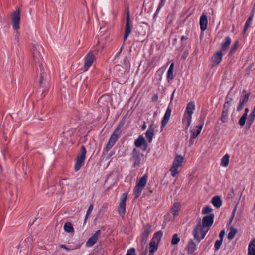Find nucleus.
I'll return each instance as SVG.
<instances>
[{
  "instance_id": "603ef678",
  "label": "nucleus",
  "mask_w": 255,
  "mask_h": 255,
  "mask_svg": "<svg viewBox=\"0 0 255 255\" xmlns=\"http://www.w3.org/2000/svg\"><path fill=\"white\" fill-rule=\"evenodd\" d=\"M229 197L231 198H233L234 196V189L233 188H231L230 191V193L228 194Z\"/></svg>"
},
{
  "instance_id": "4be33fe9",
  "label": "nucleus",
  "mask_w": 255,
  "mask_h": 255,
  "mask_svg": "<svg viewBox=\"0 0 255 255\" xmlns=\"http://www.w3.org/2000/svg\"><path fill=\"white\" fill-rule=\"evenodd\" d=\"M223 54L221 51H217L212 57V62L216 65H218L222 61Z\"/></svg>"
},
{
  "instance_id": "69168bd1",
  "label": "nucleus",
  "mask_w": 255,
  "mask_h": 255,
  "mask_svg": "<svg viewBox=\"0 0 255 255\" xmlns=\"http://www.w3.org/2000/svg\"><path fill=\"white\" fill-rule=\"evenodd\" d=\"M2 27V22L0 21V28Z\"/></svg>"
},
{
  "instance_id": "79ce46f5",
  "label": "nucleus",
  "mask_w": 255,
  "mask_h": 255,
  "mask_svg": "<svg viewBox=\"0 0 255 255\" xmlns=\"http://www.w3.org/2000/svg\"><path fill=\"white\" fill-rule=\"evenodd\" d=\"M114 145V144L111 143L110 141H108V143L107 144L105 149L103 151V154H105V153H107L112 148V147Z\"/></svg>"
},
{
  "instance_id": "7c9ffc66",
  "label": "nucleus",
  "mask_w": 255,
  "mask_h": 255,
  "mask_svg": "<svg viewBox=\"0 0 255 255\" xmlns=\"http://www.w3.org/2000/svg\"><path fill=\"white\" fill-rule=\"evenodd\" d=\"M212 203L216 208H219L222 205V201L219 196H215L212 199Z\"/></svg>"
},
{
  "instance_id": "6ab92c4d",
  "label": "nucleus",
  "mask_w": 255,
  "mask_h": 255,
  "mask_svg": "<svg viewBox=\"0 0 255 255\" xmlns=\"http://www.w3.org/2000/svg\"><path fill=\"white\" fill-rule=\"evenodd\" d=\"M171 114V108L169 106L166 109L163 118L161 121V129H163L164 127L167 124Z\"/></svg>"
},
{
  "instance_id": "4c0bfd02",
  "label": "nucleus",
  "mask_w": 255,
  "mask_h": 255,
  "mask_svg": "<svg viewBox=\"0 0 255 255\" xmlns=\"http://www.w3.org/2000/svg\"><path fill=\"white\" fill-rule=\"evenodd\" d=\"M239 45V42L238 41H236L234 42L233 45L232 46L230 51L229 53V56L232 55V54L235 52L237 50Z\"/></svg>"
},
{
  "instance_id": "cd10ccee",
  "label": "nucleus",
  "mask_w": 255,
  "mask_h": 255,
  "mask_svg": "<svg viewBox=\"0 0 255 255\" xmlns=\"http://www.w3.org/2000/svg\"><path fill=\"white\" fill-rule=\"evenodd\" d=\"M248 255H255V239L252 240L249 245Z\"/></svg>"
},
{
  "instance_id": "a878e982",
  "label": "nucleus",
  "mask_w": 255,
  "mask_h": 255,
  "mask_svg": "<svg viewBox=\"0 0 255 255\" xmlns=\"http://www.w3.org/2000/svg\"><path fill=\"white\" fill-rule=\"evenodd\" d=\"M195 109V105L194 102H190L187 104L185 113L192 115Z\"/></svg>"
},
{
  "instance_id": "6e6d98bb",
  "label": "nucleus",
  "mask_w": 255,
  "mask_h": 255,
  "mask_svg": "<svg viewBox=\"0 0 255 255\" xmlns=\"http://www.w3.org/2000/svg\"><path fill=\"white\" fill-rule=\"evenodd\" d=\"M158 98V96L157 94H154L152 97V100L153 102L157 101Z\"/></svg>"
},
{
  "instance_id": "58836bf2",
  "label": "nucleus",
  "mask_w": 255,
  "mask_h": 255,
  "mask_svg": "<svg viewBox=\"0 0 255 255\" xmlns=\"http://www.w3.org/2000/svg\"><path fill=\"white\" fill-rule=\"evenodd\" d=\"M247 118V116H246V114H243V115L241 116L239 120V124L241 126H243L245 124Z\"/></svg>"
},
{
  "instance_id": "b1692460",
  "label": "nucleus",
  "mask_w": 255,
  "mask_h": 255,
  "mask_svg": "<svg viewBox=\"0 0 255 255\" xmlns=\"http://www.w3.org/2000/svg\"><path fill=\"white\" fill-rule=\"evenodd\" d=\"M181 209V205L178 202H176L171 206L170 212L174 215L176 216L179 215V211Z\"/></svg>"
},
{
  "instance_id": "f03ea898",
  "label": "nucleus",
  "mask_w": 255,
  "mask_h": 255,
  "mask_svg": "<svg viewBox=\"0 0 255 255\" xmlns=\"http://www.w3.org/2000/svg\"><path fill=\"white\" fill-rule=\"evenodd\" d=\"M37 73L39 74L38 82L40 87L44 86L46 87L49 82V76L44 70L41 63L39 64L37 67Z\"/></svg>"
},
{
  "instance_id": "bf43d9fd",
  "label": "nucleus",
  "mask_w": 255,
  "mask_h": 255,
  "mask_svg": "<svg viewBox=\"0 0 255 255\" xmlns=\"http://www.w3.org/2000/svg\"><path fill=\"white\" fill-rule=\"evenodd\" d=\"M146 125L145 123H144V124L142 126L141 129H142V130H144L146 129Z\"/></svg>"
},
{
  "instance_id": "5fc2aeb1",
  "label": "nucleus",
  "mask_w": 255,
  "mask_h": 255,
  "mask_svg": "<svg viewBox=\"0 0 255 255\" xmlns=\"http://www.w3.org/2000/svg\"><path fill=\"white\" fill-rule=\"evenodd\" d=\"M224 235H225V231L222 230L221 231V232L219 234V238H220V240H223Z\"/></svg>"
},
{
  "instance_id": "ea45409f",
  "label": "nucleus",
  "mask_w": 255,
  "mask_h": 255,
  "mask_svg": "<svg viewBox=\"0 0 255 255\" xmlns=\"http://www.w3.org/2000/svg\"><path fill=\"white\" fill-rule=\"evenodd\" d=\"M93 209V204H91L89 206V207L88 208V210L87 211L84 223H85L86 220H87V219L88 218L89 216L91 214Z\"/></svg>"
},
{
  "instance_id": "c03bdc74",
  "label": "nucleus",
  "mask_w": 255,
  "mask_h": 255,
  "mask_svg": "<svg viewBox=\"0 0 255 255\" xmlns=\"http://www.w3.org/2000/svg\"><path fill=\"white\" fill-rule=\"evenodd\" d=\"M222 241H223V240H221L220 239V240H217L215 242V245H214L215 251H217V250H218L219 249V248H220L221 245L222 244Z\"/></svg>"
},
{
  "instance_id": "473e14b6",
  "label": "nucleus",
  "mask_w": 255,
  "mask_h": 255,
  "mask_svg": "<svg viewBox=\"0 0 255 255\" xmlns=\"http://www.w3.org/2000/svg\"><path fill=\"white\" fill-rule=\"evenodd\" d=\"M163 235V233L162 231H158L154 233L153 237L151 240L156 242V243H159L160 239Z\"/></svg>"
},
{
  "instance_id": "423d86ee",
  "label": "nucleus",
  "mask_w": 255,
  "mask_h": 255,
  "mask_svg": "<svg viewBox=\"0 0 255 255\" xmlns=\"http://www.w3.org/2000/svg\"><path fill=\"white\" fill-rule=\"evenodd\" d=\"M183 160L184 158L182 156H176L174 159L172 166L170 169L172 176L175 177L178 174L177 169L182 165V164L183 162Z\"/></svg>"
},
{
  "instance_id": "1a4fd4ad",
  "label": "nucleus",
  "mask_w": 255,
  "mask_h": 255,
  "mask_svg": "<svg viewBox=\"0 0 255 255\" xmlns=\"http://www.w3.org/2000/svg\"><path fill=\"white\" fill-rule=\"evenodd\" d=\"M41 49L42 47L38 44L33 45L31 49L33 59L34 60L35 63L38 64V66H39V64L40 63V62L42 57L41 53L40 52Z\"/></svg>"
},
{
  "instance_id": "c85d7f7f",
  "label": "nucleus",
  "mask_w": 255,
  "mask_h": 255,
  "mask_svg": "<svg viewBox=\"0 0 255 255\" xmlns=\"http://www.w3.org/2000/svg\"><path fill=\"white\" fill-rule=\"evenodd\" d=\"M196 250V245L192 240H190L187 246V251L189 254H192Z\"/></svg>"
},
{
  "instance_id": "4d7b16f0",
  "label": "nucleus",
  "mask_w": 255,
  "mask_h": 255,
  "mask_svg": "<svg viewBox=\"0 0 255 255\" xmlns=\"http://www.w3.org/2000/svg\"><path fill=\"white\" fill-rule=\"evenodd\" d=\"M60 248L65 249L67 251H69L70 250L65 245L61 244L59 246Z\"/></svg>"
},
{
  "instance_id": "a18cd8bd",
  "label": "nucleus",
  "mask_w": 255,
  "mask_h": 255,
  "mask_svg": "<svg viewBox=\"0 0 255 255\" xmlns=\"http://www.w3.org/2000/svg\"><path fill=\"white\" fill-rule=\"evenodd\" d=\"M249 94H246L244 96L242 97L240 99V102L241 103L245 104L246 103L249 99Z\"/></svg>"
},
{
  "instance_id": "4468645a",
  "label": "nucleus",
  "mask_w": 255,
  "mask_h": 255,
  "mask_svg": "<svg viewBox=\"0 0 255 255\" xmlns=\"http://www.w3.org/2000/svg\"><path fill=\"white\" fill-rule=\"evenodd\" d=\"M20 19V13L19 9L14 12L12 14V22L13 28L17 30L19 28V22Z\"/></svg>"
},
{
  "instance_id": "052dcab7",
  "label": "nucleus",
  "mask_w": 255,
  "mask_h": 255,
  "mask_svg": "<svg viewBox=\"0 0 255 255\" xmlns=\"http://www.w3.org/2000/svg\"><path fill=\"white\" fill-rule=\"evenodd\" d=\"M248 112H249V109L248 108H246L245 109V112L243 114H246V116H247Z\"/></svg>"
},
{
  "instance_id": "2eb2a0df",
  "label": "nucleus",
  "mask_w": 255,
  "mask_h": 255,
  "mask_svg": "<svg viewBox=\"0 0 255 255\" xmlns=\"http://www.w3.org/2000/svg\"><path fill=\"white\" fill-rule=\"evenodd\" d=\"M134 145L136 148H141L143 151L146 150L148 146L146 141L142 135L135 140Z\"/></svg>"
},
{
  "instance_id": "393cba45",
  "label": "nucleus",
  "mask_w": 255,
  "mask_h": 255,
  "mask_svg": "<svg viewBox=\"0 0 255 255\" xmlns=\"http://www.w3.org/2000/svg\"><path fill=\"white\" fill-rule=\"evenodd\" d=\"M231 42V39L229 37H226L225 42H223L221 45V52H225L227 50Z\"/></svg>"
},
{
  "instance_id": "dca6fc26",
  "label": "nucleus",
  "mask_w": 255,
  "mask_h": 255,
  "mask_svg": "<svg viewBox=\"0 0 255 255\" xmlns=\"http://www.w3.org/2000/svg\"><path fill=\"white\" fill-rule=\"evenodd\" d=\"M203 126V123L202 124L195 126L194 128L190 130L191 136L190 141H191V140L195 139L201 133L202 129Z\"/></svg>"
},
{
  "instance_id": "49530a36",
  "label": "nucleus",
  "mask_w": 255,
  "mask_h": 255,
  "mask_svg": "<svg viewBox=\"0 0 255 255\" xmlns=\"http://www.w3.org/2000/svg\"><path fill=\"white\" fill-rule=\"evenodd\" d=\"M126 255H136L135 248H130L129 250L128 251Z\"/></svg>"
},
{
  "instance_id": "7ed1b4c3",
  "label": "nucleus",
  "mask_w": 255,
  "mask_h": 255,
  "mask_svg": "<svg viewBox=\"0 0 255 255\" xmlns=\"http://www.w3.org/2000/svg\"><path fill=\"white\" fill-rule=\"evenodd\" d=\"M148 179V176L146 174L144 175L137 183L134 190V193L135 198H138L144 187L145 186Z\"/></svg>"
},
{
  "instance_id": "13d9d810",
  "label": "nucleus",
  "mask_w": 255,
  "mask_h": 255,
  "mask_svg": "<svg viewBox=\"0 0 255 255\" xmlns=\"http://www.w3.org/2000/svg\"><path fill=\"white\" fill-rule=\"evenodd\" d=\"M188 39V37L187 36H182L181 38V41L183 42L184 40H186Z\"/></svg>"
},
{
  "instance_id": "de8ad7c7",
  "label": "nucleus",
  "mask_w": 255,
  "mask_h": 255,
  "mask_svg": "<svg viewBox=\"0 0 255 255\" xmlns=\"http://www.w3.org/2000/svg\"><path fill=\"white\" fill-rule=\"evenodd\" d=\"M236 209H237V205H236L232 211V215L230 218V219H229V222L231 223L232 222L233 219H234V216H235V212L236 211Z\"/></svg>"
},
{
  "instance_id": "e433bc0d",
  "label": "nucleus",
  "mask_w": 255,
  "mask_h": 255,
  "mask_svg": "<svg viewBox=\"0 0 255 255\" xmlns=\"http://www.w3.org/2000/svg\"><path fill=\"white\" fill-rule=\"evenodd\" d=\"M174 63H172L170 65V67L168 69V70L167 71V78L169 79H172L173 78V69H174Z\"/></svg>"
},
{
  "instance_id": "a211bd4d",
  "label": "nucleus",
  "mask_w": 255,
  "mask_h": 255,
  "mask_svg": "<svg viewBox=\"0 0 255 255\" xmlns=\"http://www.w3.org/2000/svg\"><path fill=\"white\" fill-rule=\"evenodd\" d=\"M101 230H97L87 241L86 246L87 247H91L93 246L97 242L101 234Z\"/></svg>"
},
{
  "instance_id": "72a5a7b5",
  "label": "nucleus",
  "mask_w": 255,
  "mask_h": 255,
  "mask_svg": "<svg viewBox=\"0 0 255 255\" xmlns=\"http://www.w3.org/2000/svg\"><path fill=\"white\" fill-rule=\"evenodd\" d=\"M64 229L67 233H73L74 231L72 224L70 222H66L64 224Z\"/></svg>"
},
{
  "instance_id": "338daca9",
  "label": "nucleus",
  "mask_w": 255,
  "mask_h": 255,
  "mask_svg": "<svg viewBox=\"0 0 255 255\" xmlns=\"http://www.w3.org/2000/svg\"><path fill=\"white\" fill-rule=\"evenodd\" d=\"M150 255H153V253H152V254L150 253Z\"/></svg>"
},
{
  "instance_id": "412c9836",
  "label": "nucleus",
  "mask_w": 255,
  "mask_h": 255,
  "mask_svg": "<svg viewBox=\"0 0 255 255\" xmlns=\"http://www.w3.org/2000/svg\"><path fill=\"white\" fill-rule=\"evenodd\" d=\"M200 29L202 31H205L207 27L208 20L207 16L203 13L202 15L200 18Z\"/></svg>"
},
{
  "instance_id": "680f3d73",
  "label": "nucleus",
  "mask_w": 255,
  "mask_h": 255,
  "mask_svg": "<svg viewBox=\"0 0 255 255\" xmlns=\"http://www.w3.org/2000/svg\"><path fill=\"white\" fill-rule=\"evenodd\" d=\"M175 91V90H174V91H173V92L172 93V95H171V96L170 103H172V100H173V97H174V94Z\"/></svg>"
},
{
  "instance_id": "2f4dec72",
  "label": "nucleus",
  "mask_w": 255,
  "mask_h": 255,
  "mask_svg": "<svg viewBox=\"0 0 255 255\" xmlns=\"http://www.w3.org/2000/svg\"><path fill=\"white\" fill-rule=\"evenodd\" d=\"M254 17V13L253 12H251L250 16L248 18L246 22V23L245 24L244 28L243 31V34H244L246 32V31L248 29L249 27H250L252 21L253 20Z\"/></svg>"
},
{
  "instance_id": "5701e85b",
  "label": "nucleus",
  "mask_w": 255,
  "mask_h": 255,
  "mask_svg": "<svg viewBox=\"0 0 255 255\" xmlns=\"http://www.w3.org/2000/svg\"><path fill=\"white\" fill-rule=\"evenodd\" d=\"M192 121V115L184 113L182 118V123L186 126V129H187L190 126Z\"/></svg>"
},
{
  "instance_id": "8fccbe9b",
  "label": "nucleus",
  "mask_w": 255,
  "mask_h": 255,
  "mask_svg": "<svg viewBox=\"0 0 255 255\" xmlns=\"http://www.w3.org/2000/svg\"><path fill=\"white\" fill-rule=\"evenodd\" d=\"M123 67L120 65H116L114 67V70L116 71H123Z\"/></svg>"
},
{
  "instance_id": "6e6552de",
  "label": "nucleus",
  "mask_w": 255,
  "mask_h": 255,
  "mask_svg": "<svg viewBox=\"0 0 255 255\" xmlns=\"http://www.w3.org/2000/svg\"><path fill=\"white\" fill-rule=\"evenodd\" d=\"M128 194L124 193L122 194L120 201L118 206V212L120 216L124 217L126 212V200L128 198Z\"/></svg>"
},
{
  "instance_id": "9b49d317",
  "label": "nucleus",
  "mask_w": 255,
  "mask_h": 255,
  "mask_svg": "<svg viewBox=\"0 0 255 255\" xmlns=\"http://www.w3.org/2000/svg\"><path fill=\"white\" fill-rule=\"evenodd\" d=\"M124 122H121L119 124L116 129L114 130L112 135L111 136L109 141L115 144L118 140L121 133V129L124 125Z\"/></svg>"
},
{
  "instance_id": "3c124183",
  "label": "nucleus",
  "mask_w": 255,
  "mask_h": 255,
  "mask_svg": "<svg viewBox=\"0 0 255 255\" xmlns=\"http://www.w3.org/2000/svg\"><path fill=\"white\" fill-rule=\"evenodd\" d=\"M165 1L166 0H160V3L158 5L157 11L159 10L161 7L163 6Z\"/></svg>"
},
{
  "instance_id": "39448f33",
  "label": "nucleus",
  "mask_w": 255,
  "mask_h": 255,
  "mask_svg": "<svg viewBox=\"0 0 255 255\" xmlns=\"http://www.w3.org/2000/svg\"><path fill=\"white\" fill-rule=\"evenodd\" d=\"M86 154V149L84 146L81 147L80 154L78 155L76 162L74 166L75 172L80 170L82 166L84 164Z\"/></svg>"
},
{
  "instance_id": "f704fd0d",
  "label": "nucleus",
  "mask_w": 255,
  "mask_h": 255,
  "mask_svg": "<svg viewBox=\"0 0 255 255\" xmlns=\"http://www.w3.org/2000/svg\"><path fill=\"white\" fill-rule=\"evenodd\" d=\"M229 157L230 156L228 154H226L222 157L221 162V165L222 166L227 167L228 166L229 164Z\"/></svg>"
},
{
  "instance_id": "c756f323",
  "label": "nucleus",
  "mask_w": 255,
  "mask_h": 255,
  "mask_svg": "<svg viewBox=\"0 0 255 255\" xmlns=\"http://www.w3.org/2000/svg\"><path fill=\"white\" fill-rule=\"evenodd\" d=\"M158 243L151 240L149 244V253H154L158 249Z\"/></svg>"
},
{
  "instance_id": "09e8293b",
  "label": "nucleus",
  "mask_w": 255,
  "mask_h": 255,
  "mask_svg": "<svg viewBox=\"0 0 255 255\" xmlns=\"http://www.w3.org/2000/svg\"><path fill=\"white\" fill-rule=\"evenodd\" d=\"M236 209H237V205H236L232 211V215L230 218V219H229V222L231 223L232 222L233 219H234V216H235V212L236 211Z\"/></svg>"
},
{
  "instance_id": "864d4df0",
  "label": "nucleus",
  "mask_w": 255,
  "mask_h": 255,
  "mask_svg": "<svg viewBox=\"0 0 255 255\" xmlns=\"http://www.w3.org/2000/svg\"><path fill=\"white\" fill-rule=\"evenodd\" d=\"M244 104H243L239 101V105L237 108V111H239L243 109Z\"/></svg>"
},
{
  "instance_id": "a19ab883",
  "label": "nucleus",
  "mask_w": 255,
  "mask_h": 255,
  "mask_svg": "<svg viewBox=\"0 0 255 255\" xmlns=\"http://www.w3.org/2000/svg\"><path fill=\"white\" fill-rule=\"evenodd\" d=\"M180 241L179 238L178 237V235L177 234H174L173 235L171 243L173 245L177 244Z\"/></svg>"
},
{
  "instance_id": "f8f14e48",
  "label": "nucleus",
  "mask_w": 255,
  "mask_h": 255,
  "mask_svg": "<svg viewBox=\"0 0 255 255\" xmlns=\"http://www.w3.org/2000/svg\"><path fill=\"white\" fill-rule=\"evenodd\" d=\"M95 59L94 55L92 51H90L85 56L84 59V71H86L92 66Z\"/></svg>"
},
{
  "instance_id": "37998d69",
  "label": "nucleus",
  "mask_w": 255,
  "mask_h": 255,
  "mask_svg": "<svg viewBox=\"0 0 255 255\" xmlns=\"http://www.w3.org/2000/svg\"><path fill=\"white\" fill-rule=\"evenodd\" d=\"M212 211V209L209 206H206L202 210V214H207L210 213Z\"/></svg>"
},
{
  "instance_id": "f257e3e1",
  "label": "nucleus",
  "mask_w": 255,
  "mask_h": 255,
  "mask_svg": "<svg viewBox=\"0 0 255 255\" xmlns=\"http://www.w3.org/2000/svg\"><path fill=\"white\" fill-rule=\"evenodd\" d=\"M151 231V226L149 224L144 225L142 230V233L139 237V246L138 250L141 255H146L147 251V241L149 235Z\"/></svg>"
},
{
  "instance_id": "0eeeda50",
  "label": "nucleus",
  "mask_w": 255,
  "mask_h": 255,
  "mask_svg": "<svg viewBox=\"0 0 255 255\" xmlns=\"http://www.w3.org/2000/svg\"><path fill=\"white\" fill-rule=\"evenodd\" d=\"M131 157L130 161L133 163V167L136 168L139 167L141 163V161L143 154H140V152L136 148H134L131 154Z\"/></svg>"
},
{
  "instance_id": "ddd939ff",
  "label": "nucleus",
  "mask_w": 255,
  "mask_h": 255,
  "mask_svg": "<svg viewBox=\"0 0 255 255\" xmlns=\"http://www.w3.org/2000/svg\"><path fill=\"white\" fill-rule=\"evenodd\" d=\"M231 99H230L229 101H226L224 104L222 115L221 117V120L223 123H226L228 121V111L231 106Z\"/></svg>"
},
{
  "instance_id": "f3484780",
  "label": "nucleus",
  "mask_w": 255,
  "mask_h": 255,
  "mask_svg": "<svg viewBox=\"0 0 255 255\" xmlns=\"http://www.w3.org/2000/svg\"><path fill=\"white\" fill-rule=\"evenodd\" d=\"M214 215L211 214L210 215L204 216L202 219V224L201 226L206 229H209L213 223Z\"/></svg>"
},
{
  "instance_id": "c9c22d12",
  "label": "nucleus",
  "mask_w": 255,
  "mask_h": 255,
  "mask_svg": "<svg viewBox=\"0 0 255 255\" xmlns=\"http://www.w3.org/2000/svg\"><path fill=\"white\" fill-rule=\"evenodd\" d=\"M237 232V230L236 229L233 227H231L230 229V231L228 234V239L230 240L233 239L235 237V235L236 234Z\"/></svg>"
},
{
  "instance_id": "aec40b11",
  "label": "nucleus",
  "mask_w": 255,
  "mask_h": 255,
  "mask_svg": "<svg viewBox=\"0 0 255 255\" xmlns=\"http://www.w3.org/2000/svg\"><path fill=\"white\" fill-rule=\"evenodd\" d=\"M154 130L155 128L154 127V124H151L146 132L145 133V136L148 140V141L150 143L152 140L154 134Z\"/></svg>"
},
{
  "instance_id": "bb28decb",
  "label": "nucleus",
  "mask_w": 255,
  "mask_h": 255,
  "mask_svg": "<svg viewBox=\"0 0 255 255\" xmlns=\"http://www.w3.org/2000/svg\"><path fill=\"white\" fill-rule=\"evenodd\" d=\"M255 117V107L252 110V111L250 115L249 118L248 119V120L247 121L246 125V127L247 128L249 129L250 128L251 125L252 124V123L254 121Z\"/></svg>"
},
{
  "instance_id": "0e129e2a",
  "label": "nucleus",
  "mask_w": 255,
  "mask_h": 255,
  "mask_svg": "<svg viewBox=\"0 0 255 255\" xmlns=\"http://www.w3.org/2000/svg\"><path fill=\"white\" fill-rule=\"evenodd\" d=\"M121 51H122V48H121V49H120V51H119V52L117 54V55H116V57H118V56H119V55H120V54L121 53Z\"/></svg>"
},
{
  "instance_id": "9d476101",
  "label": "nucleus",
  "mask_w": 255,
  "mask_h": 255,
  "mask_svg": "<svg viewBox=\"0 0 255 255\" xmlns=\"http://www.w3.org/2000/svg\"><path fill=\"white\" fill-rule=\"evenodd\" d=\"M132 29V25L130 19L129 12L128 11L126 16V22L125 24V34L124 36V41L128 37L131 33Z\"/></svg>"
},
{
  "instance_id": "20e7f679",
  "label": "nucleus",
  "mask_w": 255,
  "mask_h": 255,
  "mask_svg": "<svg viewBox=\"0 0 255 255\" xmlns=\"http://www.w3.org/2000/svg\"><path fill=\"white\" fill-rule=\"evenodd\" d=\"M209 231V229H206L201 226V224L199 223L194 228L193 231V235L194 238L198 240V243L203 239L205 236L206 234Z\"/></svg>"
},
{
  "instance_id": "e2e57ef3",
  "label": "nucleus",
  "mask_w": 255,
  "mask_h": 255,
  "mask_svg": "<svg viewBox=\"0 0 255 255\" xmlns=\"http://www.w3.org/2000/svg\"><path fill=\"white\" fill-rule=\"evenodd\" d=\"M47 92V90L46 89H44L42 95H43V96H45V95H46V93Z\"/></svg>"
}]
</instances>
